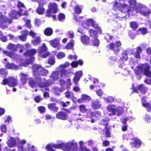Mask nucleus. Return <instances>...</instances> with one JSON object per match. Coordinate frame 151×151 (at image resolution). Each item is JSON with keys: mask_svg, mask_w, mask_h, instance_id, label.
<instances>
[{"mask_svg": "<svg viewBox=\"0 0 151 151\" xmlns=\"http://www.w3.org/2000/svg\"><path fill=\"white\" fill-rule=\"evenodd\" d=\"M18 7L19 9L18 12H16L14 10H12L9 13V18L0 12V27L2 29L6 28L8 25L12 22V19L17 18L19 16H21L27 15L28 12L23 3L19 2Z\"/></svg>", "mask_w": 151, "mask_h": 151, "instance_id": "1", "label": "nucleus"}, {"mask_svg": "<svg viewBox=\"0 0 151 151\" xmlns=\"http://www.w3.org/2000/svg\"><path fill=\"white\" fill-rule=\"evenodd\" d=\"M33 71L34 75L36 76L35 80L36 82L31 78L29 79V84L32 87H36L37 86L41 87L45 86H48L51 85V83H48V81L45 79H41L39 76L40 75L45 76L48 74V71L38 65H35L33 66Z\"/></svg>", "mask_w": 151, "mask_h": 151, "instance_id": "2", "label": "nucleus"}, {"mask_svg": "<svg viewBox=\"0 0 151 151\" xmlns=\"http://www.w3.org/2000/svg\"><path fill=\"white\" fill-rule=\"evenodd\" d=\"M150 66L147 63L140 64L138 65L134 70L135 73L137 75L144 74L148 77H151Z\"/></svg>", "mask_w": 151, "mask_h": 151, "instance_id": "3", "label": "nucleus"}, {"mask_svg": "<svg viewBox=\"0 0 151 151\" xmlns=\"http://www.w3.org/2000/svg\"><path fill=\"white\" fill-rule=\"evenodd\" d=\"M124 106H118L117 107L115 105L110 104L107 107V111L111 113L109 115H116L117 116L121 115L124 112Z\"/></svg>", "mask_w": 151, "mask_h": 151, "instance_id": "4", "label": "nucleus"}, {"mask_svg": "<svg viewBox=\"0 0 151 151\" xmlns=\"http://www.w3.org/2000/svg\"><path fill=\"white\" fill-rule=\"evenodd\" d=\"M135 10L137 12L145 16H147L151 13V9H147L146 6L142 4L138 5Z\"/></svg>", "mask_w": 151, "mask_h": 151, "instance_id": "5", "label": "nucleus"}, {"mask_svg": "<svg viewBox=\"0 0 151 151\" xmlns=\"http://www.w3.org/2000/svg\"><path fill=\"white\" fill-rule=\"evenodd\" d=\"M36 52L35 49H33L28 50L24 53V55L27 58L25 60L26 62L25 63L27 65L28 64L34 61L35 58L33 56L36 53Z\"/></svg>", "mask_w": 151, "mask_h": 151, "instance_id": "6", "label": "nucleus"}, {"mask_svg": "<svg viewBox=\"0 0 151 151\" xmlns=\"http://www.w3.org/2000/svg\"><path fill=\"white\" fill-rule=\"evenodd\" d=\"M2 52L4 54L8 55L12 58L16 60L17 62H20L19 64L20 66H27V65L25 63L23 62L24 61L23 59H21V57H19L16 54L12 52H9L5 50H3Z\"/></svg>", "mask_w": 151, "mask_h": 151, "instance_id": "7", "label": "nucleus"}, {"mask_svg": "<svg viewBox=\"0 0 151 151\" xmlns=\"http://www.w3.org/2000/svg\"><path fill=\"white\" fill-rule=\"evenodd\" d=\"M113 8L115 10H118L122 12H127L129 14L130 10L128 9L127 5L122 4L115 1L113 4Z\"/></svg>", "mask_w": 151, "mask_h": 151, "instance_id": "8", "label": "nucleus"}, {"mask_svg": "<svg viewBox=\"0 0 151 151\" xmlns=\"http://www.w3.org/2000/svg\"><path fill=\"white\" fill-rule=\"evenodd\" d=\"M122 45L121 42L119 41H117L114 43H111L107 46V48L112 50L116 54H117L120 49Z\"/></svg>", "mask_w": 151, "mask_h": 151, "instance_id": "9", "label": "nucleus"}, {"mask_svg": "<svg viewBox=\"0 0 151 151\" xmlns=\"http://www.w3.org/2000/svg\"><path fill=\"white\" fill-rule=\"evenodd\" d=\"M27 34L31 36L33 39L31 40L32 44L34 46H37L41 42V39L39 36H36L37 35L33 31H31L30 32H27Z\"/></svg>", "mask_w": 151, "mask_h": 151, "instance_id": "10", "label": "nucleus"}, {"mask_svg": "<svg viewBox=\"0 0 151 151\" xmlns=\"http://www.w3.org/2000/svg\"><path fill=\"white\" fill-rule=\"evenodd\" d=\"M57 11V5L55 3H51L49 4V9L47 11L46 16L50 17L51 16V13H56Z\"/></svg>", "mask_w": 151, "mask_h": 151, "instance_id": "11", "label": "nucleus"}, {"mask_svg": "<svg viewBox=\"0 0 151 151\" xmlns=\"http://www.w3.org/2000/svg\"><path fill=\"white\" fill-rule=\"evenodd\" d=\"M7 84L10 86L14 87L17 86V82L16 79L10 77L7 79H5L3 80V84L5 85Z\"/></svg>", "mask_w": 151, "mask_h": 151, "instance_id": "12", "label": "nucleus"}, {"mask_svg": "<svg viewBox=\"0 0 151 151\" xmlns=\"http://www.w3.org/2000/svg\"><path fill=\"white\" fill-rule=\"evenodd\" d=\"M47 50V48L45 44H43L42 46L38 48V52L39 55L43 58L47 57L49 55V52H46L42 54L45 52Z\"/></svg>", "mask_w": 151, "mask_h": 151, "instance_id": "13", "label": "nucleus"}, {"mask_svg": "<svg viewBox=\"0 0 151 151\" xmlns=\"http://www.w3.org/2000/svg\"><path fill=\"white\" fill-rule=\"evenodd\" d=\"M60 40L59 38L54 39L49 41L51 46L59 50L61 48V45L60 43Z\"/></svg>", "mask_w": 151, "mask_h": 151, "instance_id": "14", "label": "nucleus"}, {"mask_svg": "<svg viewBox=\"0 0 151 151\" xmlns=\"http://www.w3.org/2000/svg\"><path fill=\"white\" fill-rule=\"evenodd\" d=\"M109 120L108 118H105V119H102L101 121V124H102L105 125V128L104 131V133L106 135V136L108 137L110 135V132L107 127V124H108V122Z\"/></svg>", "mask_w": 151, "mask_h": 151, "instance_id": "15", "label": "nucleus"}, {"mask_svg": "<svg viewBox=\"0 0 151 151\" xmlns=\"http://www.w3.org/2000/svg\"><path fill=\"white\" fill-rule=\"evenodd\" d=\"M7 48L8 49L12 51L16 50L17 48H19L20 49L19 52H22L23 51L24 47L23 45H20L19 44H17V46H16L13 44L10 43L8 45Z\"/></svg>", "mask_w": 151, "mask_h": 151, "instance_id": "16", "label": "nucleus"}, {"mask_svg": "<svg viewBox=\"0 0 151 151\" xmlns=\"http://www.w3.org/2000/svg\"><path fill=\"white\" fill-rule=\"evenodd\" d=\"M8 141L7 142L8 145L11 147H12L16 145V142H17V140L19 139L18 137L15 138L11 137H7Z\"/></svg>", "mask_w": 151, "mask_h": 151, "instance_id": "17", "label": "nucleus"}, {"mask_svg": "<svg viewBox=\"0 0 151 151\" xmlns=\"http://www.w3.org/2000/svg\"><path fill=\"white\" fill-rule=\"evenodd\" d=\"M60 78V72L58 71H53L52 74H51L50 76V78L52 80V81H48L49 83H52L57 80H59Z\"/></svg>", "mask_w": 151, "mask_h": 151, "instance_id": "18", "label": "nucleus"}, {"mask_svg": "<svg viewBox=\"0 0 151 151\" xmlns=\"http://www.w3.org/2000/svg\"><path fill=\"white\" fill-rule=\"evenodd\" d=\"M141 141L137 138L132 139L130 142L132 147L136 148H139L141 145Z\"/></svg>", "mask_w": 151, "mask_h": 151, "instance_id": "19", "label": "nucleus"}, {"mask_svg": "<svg viewBox=\"0 0 151 151\" xmlns=\"http://www.w3.org/2000/svg\"><path fill=\"white\" fill-rule=\"evenodd\" d=\"M133 89L135 92H137L139 90L141 93L143 94L145 93L147 91V88L144 86L143 84H141L139 85L138 89L137 88H134V85H133Z\"/></svg>", "mask_w": 151, "mask_h": 151, "instance_id": "20", "label": "nucleus"}, {"mask_svg": "<svg viewBox=\"0 0 151 151\" xmlns=\"http://www.w3.org/2000/svg\"><path fill=\"white\" fill-rule=\"evenodd\" d=\"M101 115V113L99 112H91L89 115V116L91 119H92V117H94L93 119H92L91 122L93 123L94 122L95 120H96L100 117Z\"/></svg>", "mask_w": 151, "mask_h": 151, "instance_id": "21", "label": "nucleus"}, {"mask_svg": "<svg viewBox=\"0 0 151 151\" xmlns=\"http://www.w3.org/2000/svg\"><path fill=\"white\" fill-rule=\"evenodd\" d=\"M74 75L73 81L76 84H77L81 77L83 75L82 72L81 70L77 71L75 73Z\"/></svg>", "mask_w": 151, "mask_h": 151, "instance_id": "22", "label": "nucleus"}, {"mask_svg": "<svg viewBox=\"0 0 151 151\" xmlns=\"http://www.w3.org/2000/svg\"><path fill=\"white\" fill-rule=\"evenodd\" d=\"M81 40L82 43L85 45H88L90 42L89 37L86 35L81 36Z\"/></svg>", "mask_w": 151, "mask_h": 151, "instance_id": "23", "label": "nucleus"}, {"mask_svg": "<svg viewBox=\"0 0 151 151\" xmlns=\"http://www.w3.org/2000/svg\"><path fill=\"white\" fill-rule=\"evenodd\" d=\"M91 106L94 109H98L101 107V102L98 99L93 100L91 102Z\"/></svg>", "mask_w": 151, "mask_h": 151, "instance_id": "24", "label": "nucleus"}, {"mask_svg": "<svg viewBox=\"0 0 151 151\" xmlns=\"http://www.w3.org/2000/svg\"><path fill=\"white\" fill-rule=\"evenodd\" d=\"M79 110L82 113L86 112L88 116H89L91 112V109H87L86 108V106L83 104L80 105L79 106Z\"/></svg>", "mask_w": 151, "mask_h": 151, "instance_id": "25", "label": "nucleus"}, {"mask_svg": "<svg viewBox=\"0 0 151 151\" xmlns=\"http://www.w3.org/2000/svg\"><path fill=\"white\" fill-rule=\"evenodd\" d=\"M56 117L58 119L65 120L68 117L67 114L63 112H59L56 114Z\"/></svg>", "mask_w": 151, "mask_h": 151, "instance_id": "26", "label": "nucleus"}, {"mask_svg": "<svg viewBox=\"0 0 151 151\" xmlns=\"http://www.w3.org/2000/svg\"><path fill=\"white\" fill-rule=\"evenodd\" d=\"M146 98L145 97H143L142 98V106L147 108L148 111H150L151 109V104H150L148 103H147L145 101Z\"/></svg>", "mask_w": 151, "mask_h": 151, "instance_id": "27", "label": "nucleus"}, {"mask_svg": "<svg viewBox=\"0 0 151 151\" xmlns=\"http://www.w3.org/2000/svg\"><path fill=\"white\" fill-rule=\"evenodd\" d=\"M91 98L89 96L83 94L81 96V98L78 100V102L79 103H82L84 101H87L90 100Z\"/></svg>", "mask_w": 151, "mask_h": 151, "instance_id": "28", "label": "nucleus"}, {"mask_svg": "<svg viewBox=\"0 0 151 151\" xmlns=\"http://www.w3.org/2000/svg\"><path fill=\"white\" fill-rule=\"evenodd\" d=\"M60 72V78H65L69 76L68 71L63 69H61Z\"/></svg>", "mask_w": 151, "mask_h": 151, "instance_id": "29", "label": "nucleus"}, {"mask_svg": "<svg viewBox=\"0 0 151 151\" xmlns=\"http://www.w3.org/2000/svg\"><path fill=\"white\" fill-rule=\"evenodd\" d=\"M94 21L92 19H87L86 21V23H82L81 25L83 27L87 28L88 27V26H91L93 24Z\"/></svg>", "mask_w": 151, "mask_h": 151, "instance_id": "30", "label": "nucleus"}, {"mask_svg": "<svg viewBox=\"0 0 151 151\" xmlns=\"http://www.w3.org/2000/svg\"><path fill=\"white\" fill-rule=\"evenodd\" d=\"M88 32L90 37L96 39L97 38L98 35L96 32L92 29H88Z\"/></svg>", "mask_w": 151, "mask_h": 151, "instance_id": "31", "label": "nucleus"}, {"mask_svg": "<svg viewBox=\"0 0 151 151\" xmlns=\"http://www.w3.org/2000/svg\"><path fill=\"white\" fill-rule=\"evenodd\" d=\"M5 67L9 69L17 70L19 68L18 66L9 63H6L5 65Z\"/></svg>", "mask_w": 151, "mask_h": 151, "instance_id": "32", "label": "nucleus"}, {"mask_svg": "<svg viewBox=\"0 0 151 151\" xmlns=\"http://www.w3.org/2000/svg\"><path fill=\"white\" fill-rule=\"evenodd\" d=\"M45 9L43 7L41 6V4L39 3V6L36 9V12L39 14H42L45 12Z\"/></svg>", "mask_w": 151, "mask_h": 151, "instance_id": "33", "label": "nucleus"}, {"mask_svg": "<svg viewBox=\"0 0 151 151\" xmlns=\"http://www.w3.org/2000/svg\"><path fill=\"white\" fill-rule=\"evenodd\" d=\"M48 107L49 109L54 111H57L58 110V108L56 106L55 104H50L48 105Z\"/></svg>", "mask_w": 151, "mask_h": 151, "instance_id": "34", "label": "nucleus"}, {"mask_svg": "<svg viewBox=\"0 0 151 151\" xmlns=\"http://www.w3.org/2000/svg\"><path fill=\"white\" fill-rule=\"evenodd\" d=\"M142 50V49L140 47H137L136 51L133 54L134 57L137 58H139L140 57V53L141 52Z\"/></svg>", "mask_w": 151, "mask_h": 151, "instance_id": "35", "label": "nucleus"}, {"mask_svg": "<svg viewBox=\"0 0 151 151\" xmlns=\"http://www.w3.org/2000/svg\"><path fill=\"white\" fill-rule=\"evenodd\" d=\"M127 54V51L123 52L122 54V56L120 58V60L123 62L126 61L128 58Z\"/></svg>", "mask_w": 151, "mask_h": 151, "instance_id": "36", "label": "nucleus"}, {"mask_svg": "<svg viewBox=\"0 0 151 151\" xmlns=\"http://www.w3.org/2000/svg\"><path fill=\"white\" fill-rule=\"evenodd\" d=\"M21 81L23 84L26 83L27 80L28 78V75L21 73Z\"/></svg>", "mask_w": 151, "mask_h": 151, "instance_id": "37", "label": "nucleus"}, {"mask_svg": "<svg viewBox=\"0 0 151 151\" xmlns=\"http://www.w3.org/2000/svg\"><path fill=\"white\" fill-rule=\"evenodd\" d=\"M74 41L73 40H71L68 43L66 46L65 48L68 50L72 49L74 46Z\"/></svg>", "mask_w": 151, "mask_h": 151, "instance_id": "38", "label": "nucleus"}, {"mask_svg": "<svg viewBox=\"0 0 151 151\" xmlns=\"http://www.w3.org/2000/svg\"><path fill=\"white\" fill-rule=\"evenodd\" d=\"M44 33L45 35L50 36L52 34L53 31L51 28H47L45 30Z\"/></svg>", "mask_w": 151, "mask_h": 151, "instance_id": "39", "label": "nucleus"}, {"mask_svg": "<svg viewBox=\"0 0 151 151\" xmlns=\"http://www.w3.org/2000/svg\"><path fill=\"white\" fill-rule=\"evenodd\" d=\"M82 9V8L81 6L77 5L75 7V12L77 14H79L81 12Z\"/></svg>", "mask_w": 151, "mask_h": 151, "instance_id": "40", "label": "nucleus"}, {"mask_svg": "<svg viewBox=\"0 0 151 151\" xmlns=\"http://www.w3.org/2000/svg\"><path fill=\"white\" fill-rule=\"evenodd\" d=\"M66 55L65 53L60 52H59L56 55L57 58L58 59L62 58L65 56Z\"/></svg>", "mask_w": 151, "mask_h": 151, "instance_id": "41", "label": "nucleus"}, {"mask_svg": "<svg viewBox=\"0 0 151 151\" xmlns=\"http://www.w3.org/2000/svg\"><path fill=\"white\" fill-rule=\"evenodd\" d=\"M27 32H28L27 31L25 30V32L26 33V34H22L21 36L19 37V39H20V40H21V41H24L26 40L27 37V35H28L27 34Z\"/></svg>", "mask_w": 151, "mask_h": 151, "instance_id": "42", "label": "nucleus"}, {"mask_svg": "<svg viewBox=\"0 0 151 151\" xmlns=\"http://www.w3.org/2000/svg\"><path fill=\"white\" fill-rule=\"evenodd\" d=\"M104 99L106 102L108 103H111L113 102L114 101V98L112 96H109L107 98H104Z\"/></svg>", "mask_w": 151, "mask_h": 151, "instance_id": "43", "label": "nucleus"}, {"mask_svg": "<svg viewBox=\"0 0 151 151\" xmlns=\"http://www.w3.org/2000/svg\"><path fill=\"white\" fill-rule=\"evenodd\" d=\"M70 65V64L69 63L66 62L64 63L61 64L59 65V68H61L62 69H63L64 68H68Z\"/></svg>", "mask_w": 151, "mask_h": 151, "instance_id": "44", "label": "nucleus"}, {"mask_svg": "<svg viewBox=\"0 0 151 151\" xmlns=\"http://www.w3.org/2000/svg\"><path fill=\"white\" fill-rule=\"evenodd\" d=\"M91 26L96 29L98 32H99L100 33H101V28L94 21L93 24H92Z\"/></svg>", "mask_w": 151, "mask_h": 151, "instance_id": "45", "label": "nucleus"}, {"mask_svg": "<svg viewBox=\"0 0 151 151\" xmlns=\"http://www.w3.org/2000/svg\"><path fill=\"white\" fill-rule=\"evenodd\" d=\"M100 43L99 41L97 38L96 39H94L92 40V45L94 46H98Z\"/></svg>", "mask_w": 151, "mask_h": 151, "instance_id": "46", "label": "nucleus"}, {"mask_svg": "<svg viewBox=\"0 0 151 151\" xmlns=\"http://www.w3.org/2000/svg\"><path fill=\"white\" fill-rule=\"evenodd\" d=\"M28 149L27 148V146L24 149L23 148V146L20 145L18 146V151H28Z\"/></svg>", "mask_w": 151, "mask_h": 151, "instance_id": "47", "label": "nucleus"}, {"mask_svg": "<svg viewBox=\"0 0 151 151\" xmlns=\"http://www.w3.org/2000/svg\"><path fill=\"white\" fill-rule=\"evenodd\" d=\"M130 25L131 27L134 29H136L138 27V24L137 23L135 22H133L130 23Z\"/></svg>", "mask_w": 151, "mask_h": 151, "instance_id": "48", "label": "nucleus"}, {"mask_svg": "<svg viewBox=\"0 0 151 151\" xmlns=\"http://www.w3.org/2000/svg\"><path fill=\"white\" fill-rule=\"evenodd\" d=\"M65 15L63 13L60 14L58 16V19L60 21H62L65 19Z\"/></svg>", "mask_w": 151, "mask_h": 151, "instance_id": "49", "label": "nucleus"}, {"mask_svg": "<svg viewBox=\"0 0 151 151\" xmlns=\"http://www.w3.org/2000/svg\"><path fill=\"white\" fill-rule=\"evenodd\" d=\"M139 31L142 34H145L147 33V29L145 27L141 28L139 29Z\"/></svg>", "mask_w": 151, "mask_h": 151, "instance_id": "50", "label": "nucleus"}, {"mask_svg": "<svg viewBox=\"0 0 151 151\" xmlns=\"http://www.w3.org/2000/svg\"><path fill=\"white\" fill-rule=\"evenodd\" d=\"M55 59L54 57H52L49 59L48 63L52 65H53L55 63Z\"/></svg>", "mask_w": 151, "mask_h": 151, "instance_id": "51", "label": "nucleus"}, {"mask_svg": "<svg viewBox=\"0 0 151 151\" xmlns=\"http://www.w3.org/2000/svg\"><path fill=\"white\" fill-rule=\"evenodd\" d=\"M129 3L131 7L133 8L136 6V2L135 0H129Z\"/></svg>", "mask_w": 151, "mask_h": 151, "instance_id": "52", "label": "nucleus"}, {"mask_svg": "<svg viewBox=\"0 0 151 151\" xmlns=\"http://www.w3.org/2000/svg\"><path fill=\"white\" fill-rule=\"evenodd\" d=\"M46 119L50 120L52 122L55 119L54 117L50 115H46L45 116Z\"/></svg>", "mask_w": 151, "mask_h": 151, "instance_id": "53", "label": "nucleus"}, {"mask_svg": "<svg viewBox=\"0 0 151 151\" xmlns=\"http://www.w3.org/2000/svg\"><path fill=\"white\" fill-rule=\"evenodd\" d=\"M55 92L58 95L59 94V92L60 91H64L63 89H61L58 87H56L54 88Z\"/></svg>", "mask_w": 151, "mask_h": 151, "instance_id": "54", "label": "nucleus"}, {"mask_svg": "<svg viewBox=\"0 0 151 151\" xmlns=\"http://www.w3.org/2000/svg\"><path fill=\"white\" fill-rule=\"evenodd\" d=\"M67 36L70 38H73L74 36V32L72 31H68L67 33Z\"/></svg>", "mask_w": 151, "mask_h": 151, "instance_id": "55", "label": "nucleus"}, {"mask_svg": "<svg viewBox=\"0 0 151 151\" xmlns=\"http://www.w3.org/2000/svg\"><path fill=\"white\" fill-rule=\"evenodd\" d=\"M0 73L2 76H5L7 74V73L6 71V70L3 68L0 69Z\"/></svg>", "mask_w": 151, "mask_h": 151, "instance_id": "56", "label": "nucleus"}, {"mask_svg": "<svg viewBox=\"0 0 151 151\" xmlns=\"http://www.w3.org/2000/svg\"><path fill=\"white\" fill-rule=\"evenodd\" d=\"M0 129L1 131L4 132H6L7 130L6 126L4 124H2L0 127Z\"/></svg>", "mask_w": 151, "mask_h": 151, "instance_id": "57", "label": "nucleus"}, {"mask_svg": "<svg viewBox=\"0 0 151 151\" xmlns=\"http://www.w3.org/2000/svg\"><path fill=\"white\" fill-rule=\"evenodd\" d=\"M135 31L134 30L132 32L129 31V34L130 37L132 39H133L136 35Z\"/></svg>", "mask_w": 151, "mask_h": 151, "instance_id": "58", "label": "nucleus"}, {"mask_svg": "<svg viewBox=\"0 0 151 151\" xmlns=\"http://www.w3.org/2000/svg\"><path fill=\"white\" fill-rule=\"evenodd\" d=\"M105 38L108 42H109L111 41L112 37L110 36L108 34H106L105 35Z\"/></svg>", "mask_w": 151, "mask_h": 151, "instance_id": "59", "label": "nucleus"}, {"mask_svg": "<svg viewBox=\"0 0 151 151\" xmlns=\"http://www.w3.org/2000/svg\"><path fill=\"white\" fill-rule=\"evenodd\" d=\"M96 93L97 95L100 97L102 96L103 93V91L101 89L97 90Z\"/></svg>", "mask_w": 151, "mask_h": 151, "instance_id": "60", "label": "nucleus"}, {"mask_svg": "<svg viewBox=\"0 0 151 151\" xmlns=\"http://www.w3.org/2000/svg\"><path fill=\"white\" fill-rule=\"evenodd\" d=\"M77 56L76 55H70L68 56V58L69 59H74L76 60L77 58Z\"/></svg>", "mask_w": 151, "mask_h": 151, "instance_id": "61", "label": "nucleus"}, {"mask_svg": "<svg viewBox=\"0 0 151 151\" xmlns=\"http://www.w3.org/2000/svg\"><path fill=\"white\" fill-rule=\"evenodd\" d=\"M27 27L29 29L31 28V25L30 24V20H26L25 21Z\"/></svg>", "mask_w": 151, "mask_h": 151, "instance_id": "62", "label": "nucleus"}, {"mask_svg": "<svg viewBox=\"0 0 151 151\" xmlns=\"http://www.w3.org/2000/svg\"><path fill=\"white\" fill-rule=\"evenodd\" d=\"M26 142L25 139L20 140L19 138V139L17 140V143L20 144H24L26 143Z\"/></svg>", "mask_w": 151, "mask_h": 151, "instance_id": "63", "label": "nucleus"}, {"mask_svg": "<svg viewBox=\"0 0 151 151\" xmlns=\"http://www.w3.org/2000/svg\"><path fill=\"white\" fill-rule=\"evenodd\" d=\"M38 109L40 113H44L45 111V108L43 106H40L38 108Z\"/></svg>", "mask_w": 151, "mask_h": 151, "instance_id": "64", "label": "nucleus"}]
</instances>
